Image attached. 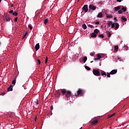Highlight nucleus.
Wrapping results in <instances>:
<instances>
[{"instance_id": "nucleus-1", "label": "nucleus", "mask_w": 129, "mask_h": 129, "mask_svg": "<svg viewBox=\"0 0 129 129\" xmlns=\"http://www.w3.org/2000/svg\"><path fill=\"white\" fill-rule=\"evenodd\" d=\"M85 93V91L81 89H79L77 91V95L76 96H83Z\"/></svg>"}, {"instance_id": "nucleus-2", "label": "nucleus", "mask_w": 129, "mask_h": 129, "mask_svg": "<svg viewBox=\"0 0 129 129\" xmlns=\"http://www.w3.org/2000/svg\"><path fill=\"white\" fill-rule=\"evenodd\" d=\"M93 73L95 76H100V72H99V69L93 70Z\"/></svg>"}, {"instance_id": "nucleus-3", "label": "nucleus", "mask_w": 129, "mask_h": 129, "mask_svg": "<svg viewBox=\"0 0 129 129\" xmlns=\"http://www.w3.org/2000/svg\"><path fill=\"white\" fill-rule=\"evenodd\" d=\"M82 10L83 12H84L85 13H87V12H88V5H84L82 8Z\"/></svg>"}, {"instance_id": "nucleus-4", "label": "nucleus", "mask_w": 129, "mask_h": 129, "mask_svg": "<svg viewBox=\"0 0 129 129\" xmlns=\"http://www.w3.org/2000/svg\"><path fill=\"white\" fill-rule=\"evenodd\" d=\"M89 8L90 10H92V11H95V10H96V8H97V7L94 6L92 5H90L89 6Z\"/></svg>"}, {"instance_id": "nucleus-5", "label": "nucleus", "mask_w": 129, "mask_h": 129, "mask_svg": "<svg viewBox=\"0 0 129 129\" xmlns=\"http://www.w3.org/2000/svg\"><path fill=\"white\" fill-rule=\"evenodd\" d=\"M71 91H68L67 92V94H66V97H67V98H69L71 96Z\"/></svg>"}, {"instance_id": "nucleus-6", "label": "nucleus", "mask_w": 129, "mask_h": 129, "mask_svg": "<svg viewBox=\"0 0 129 129\" xmlns=\"http://www.w3.org/2000/svg\"><path fill=\"white\" fill-rule=\"evenodd\" d=\"M121 7H122V6H119L114 7V11L115 12H117V11H119V10H120V9H121Z\"/></svg>"}, {"instance_id": "nucleus-7", "label": "nucleus", "mask_w": 129, "mask_h": 129, "mask_svg": "<svg viewBox=\"0 0 129 129\" xmlns=\"http://www.w3.org/2000/svg\"><path fill=\"white\" fill-rule=\"evenodd\" d=\"M97 122H98V119L94 120L93 121H90V123H91V124H92V125L96 124Z\"/></svg>"}, {"instance_id": "nucleus-8", "label": "nucleus", "mask_w": 129, "mask_h": 129, "mask_svg": "<svg viewBox=\"0 0 129 129\" xmlns=\"http://www.w3.org/2000/svg\"><path fill=\"white\" fill-rule=\"evenodd\" d=\"M60 95H61V94L60 93V90H58L56 91L55 96L56 97H60Z\"/></svg>"}, {"instance_id": "nucleus-9", "label": "nucleus", "mask_w": 129, "mask_h": 129, "mask_svg": "<svg viewBox=\"0 0 129 129\" xmlns=\"http://www.w3.org/2000/svg\"><path fill=\"white\" fill-rule=\"evenodd\" d=\"M117 73V71L116 70H113L110 72V74L113 75V74H116Z\"/></svg>"}, {"instance_id": "nucleus-10", "label": "nucleus", "mask_w": 129, "mask_h": 129, "mask_svg": "<svg viewBox=\"0 0 129 129\" xmlns=\"http://www.w3.org/2000/svg\"><path fill=\"white\" fill-rule=\"evenodd\" d=\"M35 49L36 51H38L40 49V44L37 43L36 44L35 46Z\"/></svg>"}, {"instance_id": "nucleus-11", "label": "nucleus", "mask_w": 129, "mask_h": 129, "mask_svg": "<svg viewBox=\"0 0 129 129\" xmlns=\"http://www.w3.org/2000/svg\"><path fill=\"white\" fill-rule=\"evenodd\" d=\"M91 37H92V38H96V37H97V34H96L94 33V32H93L91 34Z\"/></svg>"}, {"instance_id": "nucleus-12", "label": "nucleus", "mask_w": 129, "mask_h": 129, "mask_svg": "<svg viewBox=\"0 0 129 129\" xmlns=\"http://www.w3.org/2000/svg\"><path fill=\"white\" fill-rule=\"evenodd\" d=\"M103 17V14H102V13H99L97 15V18H102Z\"/></svg>"}, {"instance_id": "nucleus-13", "label": "nucleus", "mask_w": 129, "mask_h": 129, "mask_svg": "<svg viewBox=\"0 0 129 129\" xmlns=\"http://www.w3.org/2000/svg\"><path fill=\"white\" fill-rule=\"evenodd\" d=\"M5 19L6 20L7 22H10V21H11V18L8 16H5Z\"/></svg>"}, {"instance_id": "nucleus-14", "label": "nucleus", "mask_w": 129, "mask_h": 129, "mask_svg": "<svg viewBox=\"0 0 129 129\" xmlns=\"http://www.w3.org/2000/svg\"><path fill=\"white\" fill-rule=\"evenodd\" d=\"M115 30H117V29L119 28V24H118V23H115Z\"/></svg>"}, {"instance_id": "nucleus-15", "label": "nucleus", "mask_w": 129, "mask_h": 129, "mask_svg": "<svg viewBox=\"0 0 129 129\" xmlns=\"http://www.w3.org/2000/svg\"><path fill=\"white\" fill-rule=\"evenodd\" d=\"M8 91H13V85H11V86L8 88Z\"/></svg>"}, {"instance_id": "nucleus-16", "label": "nucleus", "mask_w": 129, "mask_h": 129, "mask_svg": "<svg viewBox=\"0 0 129 129\" xmlns=\"http://www.w3.org/2000/svg\"><path fill=\"white\" fill-rule=\"evenodd\" d=\"M101 74L102 76H105V77H106V73H105L104 71H102Z\"/></svg>"}, {"instance_id": "nucleus-17", "label": "nucleus", "mask_w": 129, "mask_h": 129, "mask_svg": "<svg viewBox=\"0 0 129 129\" xmlns=\"http://www.w3.org/2000/svg\"><path fill=\"white\" fill-rule=\"evenodd\" d=\"M34 103H36V104H39V99H35L33 100Z\"/></svg>"}, {"instance_id": "nucleus-18", "label": "nucleus", "mask_w": 129, "mask_h": 129, "mask_svg": "<svg viewBox=\"0 0 129 129\" xmlns=\"http://www.w3.org/2000/svg\"><path fill=\"white\" fill-rule=\"evenodd\" d=\"M94 33L96 34V35H97V34H98V33H99V30L96 29H95L94 31Z\"/></svg>"}, {"instance_id": "nucleus-19", "label": "nucleus", "mask_w": 129, "mask_h": 129, "mask_svg": "<svg viewBox=\"0 0 129 129\" xmlns=\"http://www.w3.org/2000/svg\"><path fill=\"white\" fill-rule=\"evenodd\" d=\"M82 27L84 30H86V29H87V26H86V24H83Z\"/></svg>"}, {"instance_id": "nucleus-20", "label": "nucleus", "mask_w": 129, "mask_h": 129, "mask_svg": "<svg viewBox=\"0 0 129 129\" xmlns=\"http://www.w3.org/2000/svg\"><path fill=\"white\" fill-rule=\"evenodd\" d=\"M59 90H60V91H61V92L62 93V94H66V90L65 89H61Z\"/></svg>"}, {"instance_id": "nucleus-21", "label": "nucleus", "mask_w": 129, "mask_h": 129, "mask_svg": "<svg viewBox=\"0 0 129 129\" xmlns=\"http://www.w3.org/2000/svg\"><path fill=\"white\" fill-rule=\"evenodd\" d=\"M48 22H49V20H48V19H45L44 20L43 23H44V25H46V24H48Z\"/></svg>"}, {"instance_id": "nucleus-22", "label": "nucleus", "mask_w": 129, "mask_h": 129, "mask_svg": "<svg viewBox=\"0 0 129 129\" xmlns=\"http://www.w3.org/2000/svg\"><path fill=\"white\" fill-rule=\"evenodd\" d=\"M16 81H17V79H16L15 78L14 80L12 81L13 85L15 86L16 85Z\"/></svg>"}, {"instance_id": "nucleus-23", "label": "nucleus", "mask_w": 129, "mask_h": 129, "mask_svg": "<svg viewBox=\"0 0 129 129\" xmlns=\"http://www.w3.org/2000/svg\"><path fill=\"white\" fill-rule=\"evenodd\" d=\"M121 8H122V11H123V12H126V7H124L123 6H122Z\"/></svg>"}, {"instance_id": "nucleus-24", "label": "nucleus", "mask_w": 129, "mask_h": 129, "mask_svg": "<svg viewBox=\"0 0 129 129\" xmlns=\"http://www.w3.org/2000/svg\"><path fill=\"white\" fill-rule=\"evenodd\" d=\"M112 24V21H109L108 23H107V25L108 26V27H110V26H111Z\"/></svg>"}, {"instance_id": "nucleus-25", "label": "nucleus", "mask_w": 129, "mask_h": 129, "mask_svg": "<svg viewBox=\"0 0 129 129\" xmlns=\"http://www.w3.org/2000/svg\"><path fill=\"white\" fill-rule=\"evenodd\" d=\"M87 61V56H85L83 59V62L84 63H85Z\"/></svg>"}, {"instance_id": "nucleus-26", "label": "nucleus", "mask_w": 129, "mask_h": 129, "mask_svg": "<svg viewBox=\"0 0 129 129\" xmlns=\"http://www.w3.org/2000/svg\"><path fill=\"white\" fill-rule=\"evenodd\" d=\"M121 20H122L123 21H124V22H126V21H127V20L126 19V18L124 17H121Z\"/></svg>"}, {"instance_id": "nucleus-27", "label": "nucleus", "mask_w": 129, "mask_h": 129, "mask_svg": "<svg viewBox=\"0 0 129 129\" xmlns=\"http://www.w3.org/2000/svg\"><path fill=\"white\" fill-rule=\"evenodd\" d=\"M114 50H115V51H117L118 50V46H117V45L115 46Z\"/></svg>"}, {"instance_id": "nucleus-28", "label": "nucleus", "mask_w": 129, "mask_h": 129, "mask_svg": "<svg viewBox=\"0 0 129 129\" xmlns=\"http://www.w3.org/2000/svg\"><path fill=\"white\" fill-rule=\"evenodd\" d=\"M13 16H15V17H17L18 16V12H14L13 13Z\"/></svg>"}, {"instance_id": "nucleus-29", "label": "nucleus", "mask_w": 129, "mask_h": 129, "mask_svg": "<svg viewBox=\"0 0 129 129\" xmlns=\"http://www.w3.org/2000/svg\"><path fill=\"white\" fill-rule=\"evenodd\" d=\"M107 18H113V17L112 16V15H108Z\"/></svg>"}, {"instance_id": "nucleus-30", "label": "nucleus", "mask_w": 129, "mask_h": 129, "mask_svg": "<svg viewBox=\"0 0 129 129\" xmlns=\"http://www.w3.org/2000/svg\"><path fill=\"white\" fill-rule=\"evenodd\" d=\"M107 34L109 37L111 36L112 34L110 32H108Z\"/></svg>"}, {"instance_id": "nucleus-31", "label": "nucleus", "mask_w": 129, "mask_h": 129, "mask_svg": "<svg viewBox=\"0 0 129 129\" xmlns=\"http://www.w3.org/2000/svg\"><path fill=\"white\" fill-rule=\"evenodd\" d=\"M85 69H86L87 70H88L89 71L91 69L89 67L86 66L85 67Z\"/></svg>"}, {"instance_id": "nucleus-32", "label": "nucleus", "mask_w": 129, "mask_h": 129, "mask_svg": "<svg viewBox=\"0 0 129 129\" xmlns=\"http://www.w3.org/2000/svg\"><path fill=\"white\" fill-rule=\"evenodd\" d=\"M99 37L100 38H104V35H103V34H100L99 35Z\"/></svg>"}, {"instance_id": "nucleus-33", "label": "nucleus", "mask_w": 129, "mask_h": 129, "mask_svg": "<svg viewBox=\"0 0 129 129\" xmlns=\"http://www.w3.org/2000/svg\"><path fill=\"white\" fill-rule=\"evenodd\" d=\"M98 59L99 60V59L101 58V55L98 54L97 55Z\"/></svg>"}, {"instance_id": "nucleus-34", "label": "nucleus", "mask_w": 129, "mask_h": 129, "mask_svg": "<svg viewBox=\"0 0 129 129\" xmlns=\"http://www.w3.org/2000/svg\"><path fill=\"white\" fill-rule=\"evenodd\" d=\"M88 27H89V28H93V25H90V24H88Z\"/></svg>"}, {"instance_id": "nucleus-35", "label": "nucleus", "mask_w": 129, "mask_h": 129, "mask_svg": "<svg viewBox=\"0 0 129 129\" xmlns=\"http://www.w3.org/2000/svg\"><path fill=\"white\" fill-rule=\"evenodd\" d=\"M28 27L30 28V30H33V27L31 25H29Z\"/></svg>"}, {"instance_id": "nucleus-36", "label": "nucleus", "mask_w": 129, "mask_h": 129, "mask_svg": "<svg viewBox=\"0 0 129 129\" xmlns=\"http://www.w3.org/2000/svg\"><path fill=\"white\" fill-rule=\"evenodd\" d=\"M115 25V24H114V23H112V24H111V28H114Z\"/></svg>"}, {"instance_id": "nucleus-37", "label": "nucleus", "mask_w": 129, "mask_h": 129, "mask_svg": "<svg viewBox=\"0 0 129 129\" xmlns=\"http://www.w3.org/2000/svg\"><path fill=\"white\" fill-rule=\"evenodd\" d=\"M110 74H110V73H108L107 74V77L110 78Z\"/></svg>"}, {"instance_id": "nucleus-38", "label": "nucleus", "mask_w": 129, "mask_h": 129, "mask_svg": "<svg viewBox=\"0 0 129 129\" xmlns=\"http://www.w3.org/2000/svg\"><path fill=\"white\" fill-rule=\"evenodd\" d=\"M114 114H115V113H113V114L110 115V116L108 115V117L109 118L112 117V116H113V115H114Z\"/></svg>"}, {"instance_id": "nucleus-39", "label": "nucleus", "mask_w": 129, "mask_h": 129, "mask_svg": "<svg viewBox=\"0 0 129 129\" xmlns=\"http://www.w3.org/2000/svg\"><path fill=\"white\" fill-rule=\"evenodd\" d=\"M18 19H19V18H18V17L15 18V19L14 20V22H15V23L18 22Z\"/></svg>"}, {"instance_id": "nucleus-40", "label": "nucleus", "mask_w": 129, "mask_h": 129, "mask_svg": "<svg viewBox=\"0 0 129 129\" xmlns=\"http://www.w3.org/2000/svg\"><path fill=\"white\" fill-rule=\"evenodd\" d=\"M47 62H48V57L46 56L45 58V64H47Z\"/></svg>"}, {"instance_id": "nucleus-41", "label": "nucleus", "mask_w": 129, "mask_h": 129, "mask_svg": "<svg viewBox=\"0 0 129 129\" xmlns=\"http://www.w3.org/2000/svg\"><path fill=\"white\" fill-rule=\"evenodd\" d=\"M47 62H48V57L46 56L45 58V64H47Z\"/></svg>"}, {"instance_id": "nucleus-42", "label": "nucleus", "mask_w": 129, "mask_h": 129, "mask_svg": "<svg viewBox=\"0 0 129 129\" xmlns=\"http://www.w3.org/2000/svg\"><path fill=\"white\" fill-rule=\"evenodd\" d=\"M37 61L39 65H40V64H41V60H40V59H37Z\"/></svg>"}, {"instance_id": "nucleus-43", "label": "nucleus", "mask_w": 129, "mask_h": 129, "mask_svg": "<svg viewBox=\"0 0 129 129\" xmlns=\"http://www.w3.org/2000/svg\"><path fill=\"white\" fill-rule=\"evenodd\" d=\"M27 34H28V32H26L25 34V35H24L23 36V39H24V38H25V37H26V36H27Z\"/></svg>"}, {"instance_id": "nucleus-44", "label": "nucleus", "mask_w": 129, "mask_h": 129, "mask_svg": "<svg viewBox=\"0 0 129 129\" xmlns=\"http://www.w3.org/2000/svg\"><path fill=\"white\" fill-rule=\"evenodd\" d=\"M14 13V10H11L9 11V14H13Z\"/></svg>"}, {"instance_id": "nucleus-45", "label": "nucleus", "mask_w": 129, "mask_h": 129, "mask_svg": "<svg viewBox=\"0 0 129 129\" xmlns=\"http://www.w3.org/2000/svg\"><path fill=\"white\" fill-rule=\"evenodd\" d=\"M118 12L119 13V14H122V10H119L118 11Z\"/></svg>"}, {"instance_id": "nucleus-46", "label": "nucleus", "mask_w": 129, "mask_h": 129, "mask_svg": "<svg viewBox=\"0 0 129 129\" xmlns=\"http://www.w3.org/2000/svg\"><path fill=\"white\" fill-rule=\"evenodd\" d=\"M90 55L91 56H94V52H91L90 53Z\"/></svg>"}, {"instance_id": "nucleus-47", "label": "nucleus", "mask_w": 129, "mask_h": 129, "mask_svg": "<svg viewBox=\"0 0 129 129\" xmlns=\"http://www.w3.org/2000/svg\"><path fill=\"white\" fill-rule=\"evenodd\" d=\"M114 20H115V22H117V19H116V17H114Z\"/></svg>"}, {"instance_id": "nucleus-48", "label": "nucleus", "mask_w": 129, "mask_h": 129, "mask_svg": "<svg viewBox=\"0 0 129 129\" xmlns=\"http://www.w3.org/2000/svg\"><path fill=\"white\" fill-rule=\"evenodd\" d=\"M53 105H52L51 107H50V110H53Z\"/></svg>"}, {"instance_id": "nucleus-49", "label": "nucleus", "mask_w": 129, "mask_h": 129, "mask_svg": "<svg viewBox=\"0 0 129 129\" xmlns=\"http://www.w3.org/2000/svg\"><path fill=\"white\" fill-rule=\"evenodd\" d=\"M128 50V46H126V50L127 51Z\"/></svg>"}, {"instance_id": "nucleus-50", "label": "nucleus", "mask_w": 129, "mask_h": 129, "mask_svg": "<svg viewBox=\"0 0 129 129\" xmlns=\"http://www.w3.org/2000/svg\"><path fill=\"white\" fill-rule=\"evenodd\" d=\"M117 2L118 3H120V2H121V0H117Z\"/></svg>"}, {"instance_id": "nucleus-51", "label": "nucleus", "mask_w": 129, "mask_h": 129, "mask_svg": "<svg viewBox=\"0 0 129 129\" xmlns=\"http://www.w3.org/2000/svg\"><path fill=\"white\" fill-rule=\"evenodd\" d=\"M99 24V22H96V25H98Z\"/></svg>"}, {"instance_id": "nucleus-52", "label": "nucleus", "mask_w": 129, "mask_h": 129, "mask_svg": "<svg viewBox=\"0 0 129 129\" xmlns=\"http://www.w3.org/2000/svg\"><path fill=\"white\" fill-rule=\"evenodd\" d=\"M36 119H37V116H36L35 118V120H36Z\"/></svg>"}, {"instance_id": "nucleus-53", "label": "nucleus", "mask_w": 129, "mask_h": 129, "mask_svg": "<svg viewBox=\"0 0 129 129\" xmlns=\"http://www.w3.org/2000/svg\"><path fill=\"white\" fill-rule=\"evenodd\" d=\"M80 129H82V127H81Z\"/></svg>"}, {"instance_id": "nucleus-54", "label": "nucleus", "mask_w": 129, "mask_h": 129, "mask_svg": "<svg viewBox=\"0 0 129 129\" xmlns=\"http://www.w3.org/2000/svg\"><path fill=\"white\" fill-rule=\"evenodd\" d=\"M1 2H2V0H0V3H1Z\"/></svg>"}, {"instance_id": "nucleus-55", "label": "nucleus", "mask_w": 129, "mask_h": 129, "mask_svg": "<svg viewBox=\"0 0 129 129\" xmlns=\"http://www.w3.org/2000/svg\"><path fill=\"white\" fill-rule=\"evenodd\" d=\"M92 62H93V61H91V63H92Z\"/></svg>"}, {"instance_id": "nucleus-56", "label": "nucleus", "mask_w": 129, "mask_h": 129, "mask_svg": "<svg viewBox=\"0 0 129 129\" xmlns=\"http://www.w3.org/2000/svg\"><path fill=\"white\" fill-rule=\"evenodd\" d=\"M79 1H80V0H78V2H79Z\"/></svg>"}]
</instances>
